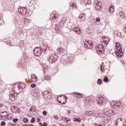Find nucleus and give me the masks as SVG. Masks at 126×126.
Returning a JSON list of instances; mask_svg holds the SVG:
<instances>
[{"instance_id": "f257e3e1", "label": "nucleus", "mask_w": 126, "mask_h": 126, "mask_svg": "<svg viewBox=\"0 0 126 126\" xmlns=\"http://www.w3.org/2000/svg\"><path fill=\"white\" fill-rule=\"evenodd\" d=\"M108 45V41L105 40H103L101 44H98L95 46V50L98 53L100 54L104 53L105 52L104 48Z\"/></svg>"}, {"instance_id": "f03ea898", "label": "nucleus", "mask_w": 126, "mask_h": 126, "mask_svg": "<svg viewBox=\"0 0 126 126\" xmlns=\"http://www.w3.org/2000/svg\"><path fill=\"white\" fill-rule=\"evenodd\" d=\"M15 86H16V84H14L13 86L12 90L9 92V99L12 101H15L17 98V93L14 89H15Z\"/></svg>"}, {"instance_id": "7ed1b4c3", "label": "nucleus", "mask_w": 126, "mask_h": 126, "mask_svg": "<svg viewBox=\"0 0 126 126\" xmlns=\"http://www.w3.org/2000/svg\"><path fill=\"white\" fill-rule=\"evenodd\" d=\"M116 49L117 50V51H115L116 56L120 58L124 56V52H123V50L122 49V45L120 43L116 42Z\"/></svg>"}, {"instance_id": "20e7f679", "label": "nucleus", "mask_w": 126, "mask_h": 126, "mask_svg": "<svg viewBox=\"0 0 126 126\" xmlns=\"http://www.w3.org/2000/svg\"><path fill=\"white\" fill-rule=\"evenodd\" d=\"M106 99L103 96H99L96 100V103L99 106H108V104H106Z\"/></svg>"}, {"instance_id": "39448f33", "label": "nucleus", "mask_w": 126, "mask_h": 126, "mask_svg": "<svg viewBox=\"0 0 126 126\" xmlns=\"http://www.w3.org/2000/svg\"><path fill=\"white\" fill-rule=\"evenodd\" d=\"M33 53L36 57H41L42 53H43V49L41 48L40 47H35Z\"/></svg>"}, {"instance_id": "423d86ee", "label": "nucleus", "mask_w": 126, "mask_h": 126, "mask_svg": "<svg viewBox=\"0 0 126 126\" xmlns=\"http://www.w3.org/2000/svg\"><path fill=\"white\" fill-rule=\"evenodd\" d=\"M94 5L96 10L100 11L102 9V2L101 1H95L94 2Z\"/></svg>"}, {"instance_id": "0eeeda50", "label": "nucleus", "mask_w": 126, "mask_h": 126, "mask_svg": "<svg viewBox=\"0 0 126 126\" xmlns=\"http://www.w3.org/2000/svg\"><path fill=\"white\" fill-rule=\"evenodd\" d=\"M84 45L86 49H91L93 48V46L94 44H93V42H92V41L89 40V41H85L84 42Z\"/></svg>"}, {"instance_id": "6e6552de", "label": "nucleus", "mask_w": 126, "mask_h": 126, "mask_svg": "<svg viewBox=\"0 0 126 126\" xmlns=\"http://www.w3.org/2000/svg\"><path fill=\"white\" fill-rule=\"evenodd\" d=\"M18 12L23 15L27 14V8L26 7L20 6L18 9Z\"/></svg>"}, {"instance_id": "1a4fd4ad", "label": "nucleus", "mask_w": 126, "mask_h": 126, "mask_svg": "<svg viewBox=\"0 0 126 126\" xmlns=\"http://www.w3.org/2000/svg\"><path fill=\"white\" fill-rule=\"evenodd\" d=\"M61 17V16H60L58 14H56V12H54V13H52L50 15V20H58Z\"/></svg>"}, {"instance_id": "9d476101", "label": "nucleus", "mask_w": 126, "mask_h": 126, "mask_svg": "<svg viewBox=\"0 0 126 126\" xmlns=\"http://www.w3.org/2000/svg\"><path fill=\"white\" fill-rule=\"evenodd\" d=\"M21 35H23V32L18 30H16L13 32V35L15 38H18V37H20Z\"/></svg>"}, {"instance_id": "9b49d317", "label": "nucleus", "mask_w": 126, "mask_h": 126, "mask_svg": "<svg viewBox=\"0 0 126 126\" xmlns=\"http://www.w3.org/2000/svg\"><path fill=\"white\" fill-rule=\"evenodd\" d=\"M44 98H47V99H51L52 98V93L49 91H44L42 94Z\"/></svg>"}, {"instance_id": "f8f14e48", "label": "nucleus", "mask_w": 126, "mask_h": 126, "mask_svg": "<svg viewBox=\"0 0 126 126\" xmlns=\"http://www.w3.org/2000/svg\"><path fill=\"white\" fill-rule=\"evenodd\" d=\"M58 59L59 57L55 58L54 56H50L48 59V62L50 63V64H52V63H56V62L58 61Z\"/></svg>"}, {"instance_id": "ddd939ff", "label": "nucleus", "mask_w": 126, "mask_h": 126, "mask_svg": "<svg viewBox=\"0 0 126 126\" xmlns=\"http://www.w3.org/2000/svg\"><path fill=\"white\" fill-rule=\"evenodd\" d=\"M73 59H74V58L73 57V55L71 54L69 55V56H68V57L67 58V63H73Z\"/></svg>"}, {"instance_id": "4468645a", "label": "nucleus", "mask_w": 126, "mask_h": 126, "mask_svg": "<svg viewBox=\"0 0 126 126\" xmlns=\"http://www.w3.org/2000/svg\"><path fill=\"white\" fill-rule=\"evenodd\" d=\"M65 22H66V18H65V17L62 18V20L59 23V26H60V27H63Z\"/></svg>"}, {"instance_id": "2eb2a0df", "label": "nucleus", "mask_w": 126, "mask_h": 126, "mask_svg": "<svg viewBox=\"0 0 126 126\" xmlns=\"http://www.w3.org/2000/svg\"><path fill=\"white\" fill-rule=\"evenodd\" d=\"M119 15L121 17V18H123V19H126V11L121 10L120 12H119Z\"/></svg>"}, {"instance_id": "dca6fc26", "label": "nucleus", "mask_w": 126, "mask_h": 126, "mask_svg": "<svg viewBox=\"0 0 126 126\" xmlns=\"http://www.w3.org/2000/svg\"><path fill=\"white\" fill-rule=\"evenodd\" d=\"M11 110L13 113H19V108L14 106L11 107Z\"/></svg>"}, {"instance_id": "f3484780", "label": "nucleus", "mask_w": 126, "mask_h": 126, "mask_svg": "<svg viewBox=\"0 0 126 126\" xmlns=\"http://www.w3.org/2000/svg\"><path fill=\"white\" fill-rule=\"evenodd\" d=\"M17 25H19V26H20L21 28H22V27H23V26L25 25L24 24V22L22 21V18L20 19V20L18 21Z\"/></svg>"}, {"instance_id": "a211bd4d", "label": "nucleus", "mask_w": 126, "mask_h": 126, "mask_svg": "<svg viewBox=\"0 0 126 126\" xmlns=\"http://www.w3.org/2000/svg\"><path fill=\"white\" fill-rule=\"evenodd\" d=\"M94 99H95V98H91L89 100H86V104L88 103V106L91 105V104H92V102H94Z\"/></svg>"}, {"instance_id": "6ab92c4d", "label": "nucleus", "mask_w": 126, "mask_h": 126, "mask_svg": "<svg viewBox=\"0 0 126 126\" xmlns=\"http://www.w3.org/2000/svg\"><path fill=\"white\" fill-rule=\"evenodd\" d=\"M57 52L58 54H60L61 55L64 52V49H63V47H60L57 49Z\"/></svg>"}, {"instance_id": "aec40b11", "label": "nucleus", "mask_w": 126, "mask_h": 126, "mask_svg": "<svg viewBox=\"0 0 126 126\" xmlns=\"http://www.w3.org/2000/svg\"><path fill=\"white\" fill-rule=\"evenodd\" d=\"M22 21L24 22V24H27V23H30L31 22V20H30L27 18H22Z\"/></svg>"}, {"instance_id": "412c9836", "label": "nucleus", "mask_w": 126, "mask_h": 126, "mask_svg": "<svg viewBox=\"0 0 126 126\" xmlns=\"http://www.w3.org/2000/svg\"><path fill=\"white\" fill-rule=\"evenodd\" d=\"M74 31L77 34H81V30L78 27L75 28L74 29Z\"/></svg>"}, {"instance_id": "4be33fe9", "label": "nucleus", "mask_w": 126, "mask_h": 126, "mask_svg": "<svg viewBox=\"0 0 126 126\" xmlns=\"http://www.w3.org/2000/svg\"><path fill=\"white\" fill-rule=\"evenodd\" d=\"M105 114L106 116H108V117H111V116H112V110L106 111Z\"/></svg>"}, {"instance_id": "5701e85b", "label": "nucleus", "mask_w": 126, "mask_h": 126, "mask_svg": "<svg viewBox=\"0 0 126 126\" xmlns=\"http://www.w3.org/2000/svg\"><path fill=\"white\" fill-rule=\"evenodd\" d=\"M83 1L85 2V4H92V3L91 0H83Z\"/></svg>"}, {"instance_id": "b1692460", "label": "nucleus", "mask_w": 126, "mask_h": 126, "mask_svg": "<svg viewBox=\"0 0 126 126\" xmlns=\"http://www.w3.org/2000/svg\"><path fill=\"white\" fill-rule=\"evenodd\" d=\"M100 70L102 72H104V71H105V69L104 68V63H102L100 64Z\"/></svg>"}, {"instance_id": "393cba45", "label": "nucleus", "mask_w": 126, "mask_h": 126, "mask_svg": "<svg viewBox=\"0 0 126 126\" xmlns=\"http://www.w3.org/2000/svg\"><path fill=\"white\" fill-rule=\"evenodd\" d=\"M73 122H78V123H81V119L78 118H74L73 119Z\"/></svg>"}, {"instance_id": "a878e982", "label": "nucleus", "mask_w": 126, "mask_h": 126, "mask_svg": "<svg viewBox=\"0 0 126 126\" xmlns=\"http://www.w3.org/2000/svg\"><path fill=\"white\" fill-rule=\"evenodd\" d=\"M120 122H122V119L120 118V119H118L117 120V122H116V126H120Z\"/></svg>"}, {"instance_id": "bb28decb", "label": "nucleus", "mask_w": 126, "mask_h": 126, "mask_svg": "<svg viewBox=\"0 0 126 126\" xmlns=\"http://www.w3.org/2000/svg\"><path fill=\"white\" fill-rule=\"evenodd\" d=\"M35 111H36V108H35V107L32 106L31 107L30 109V112H32V113H33V112H35Z\"/></svg>"}, {"instance_id": "cd10ccee", "label": "nucleus", "mask_w": 126, "mask_h": 126, "mask_svg": "<svg viewBox=\"0 0 126 126\" xmlns=\"http://www.w3.org/2000/svg\"><path fill=\"white\" fill-rule=\"evenodd\" d=\"M109 9L110 12H113V11H114L115 10V7L112 5L111 7H109Z\"/></svg>"}, {"instance_id": "c85d7f7f", "label": "nucleus", "mask_w": 126, "mask_h": 126, "mask_svg": "<svg viewBox=\"0 0 126 126\" xmlns=\"http://www.w3.org/2000/svg\"><path fill=\"white\" fill-rule=\"evenodd\" d=\"M9 116H10V114L3 115L2 117H4L8 120H10V116L9 117Z\"/></svg>"}, {"instance_id": "c756f323", "label": "nucleus", "mask_w": 126, "mask_h": 126, "mask_svg": "<svg viewBox=\"0 0 126 126\" xmlns=\"http://www.w3.org/2000/svg\"><path fill=\"white\" fill-rule=\"evenodd\" d=\"M4 42L7 44V45H11L10 40L9 39H5Z\"/></svg>"}, {"instance_id": "7c9ffc66", "label": "nucleus", "mask_w": 126, "mask_h": 126, "mask_svg": "<svg viewBox=\"0 0 126 126\" xmlns=\"http://www.w3.org/2000/svg\"><path fill=\"white\" fill-rule=\"evenodd\" d=\"M37 78H38V77H37V76L35 74L31 75V79H36Z\"/></svg>"}, {"instance_id": "2f4dec72", "label": "nucleus", "mask_w": 126, "mask_h": 126, "mask_svg": "<svg viewBox=\"0 0 126 126\" xmlns=\"http://www.w3.org/2000/svg\"><path fill=\"white\" fill-rule=\"evenodd\" d=\"M20 86L21 89H24V88H25V84L21 83L20 84Z\"/></svg>"}, {"instance_id": "473e14b6", "label": "nucleus", "mask_w": 126, "mask_h": 126, "mask_svg": "<svg viewBox=\"0 0 126 126\" xmlns=\"http://www.w3.org/2000/svg\"><path fill=\"white\" fill-rule=\"evenodd\" d=\"M70 6H72L73 8H75V7H76V5L74 3H70Z\"/></svg>"}, {"instance_id": "72a5a7b5", "label": "nucleus", "mask_w": 126, "mask_h": 126, "mask_svg": "<svg viewBox=\"0 0 126 126\" xmlns=\"http://www.w3.org/2000/svg\"><path fill=\"white\" fill-rule=\"evenodd\" d=\"M97 83L98 84V85H101V84H102V79H98Z\"/></svg>"}, {"instance_id": "f704fd0d", "label": "nucleus", "mask_w": 126, "mask_h": 126, "mask_svg": "<svg viewBox=\"0 0 126 126\" xmlns=\"http://www.w3.org/2000/svg\"><path fill=\"white\" fill-rule=\"evenodd\" d=\"M56 33L58 34H61V33H62V31L60 29H56Z\"/></svg>"}, {"instance_id": "c9c22d12", "label": "nucleus", "mask_w": 126, "mask_h": 126, "mask_svg": "<svg viewBox=\"0 0 126 126\" xmlns=\"http://www.w3.org/2000/svg\"><path fill=\"white\" fill-rule=\"evenodd\" d=\"M23 122H24V123H25V124H27V122H28V119L24 118Z\"/></svg>"}, {"instance_id": "e433bc0d", "label": "nucleus", "mask_w": 126, "mask_h": 126, "mask_svg": "<svg viewBox=\"0 0 126 126\" xmlns=\"http://www.w3.org/2000/svg\"><path fill=\"white\" fill-rule=\"evenodd\" d=\"M64 121L66 122V123H68V122H69L70 121V119L68 118H65L64 119Z\"/></svg>"}, {"instance_id": "4c0bfd02", "label": "nucleus", "mask_w": 126, "mask_h": 126, "mask_svg": "<svg viewBox=\"0 0 126 126\" xmlns=\"http://www.w3.org/2000/svg\"><path fill=\"white\" fill-rule=\"evenodd\" d=\"M121 105L122 104H121L120 102H117L115 103V106H117V107H121Z\"/></svg>"}, {"instance_id": "58836bf2", "label": "nucleus", "mask_w": 126, "mask_h": 126, "mask_svg": "<svg viewBox=\"0 0 126 126\" xmlns=\"http://www.w3.org/2000/svg\"><path fill=\"white\" fill-rule=\"evenodd\" d=\"M13 123H16L17 122H18V119H17V118L14 119L13 120Z\"/></svg>"}, {"instance_id": "ea45409f", "label": "nucleus", "mask_w": 126, "mask_h": 126, "mask_svg": "<svg viewBox=\"0 0 126 126\" xmlns=\"http://www.w3.org/2000/svg\"><path fill=\"white\" fill-rule=\"evenodd\" d=\"M0 125L1 126H5V122L4 121L1 122Z\"/></svg>"}, {"instance_id": "a19ab883", "label": "nucleus", "mask_w": 126, "mask_h": 126, "mask_svg": "<svg viewBox=\"0 0 126 126\" xmlns=\"http://www.w3.org/2000/svg\"><path fill=\"white\" fill-rule=\"evenodd\" d=\"M116 115V111L114 110H112V112H111V115Z\"/></svg>"}, {"instance_id": "79ce46f5", "label": "nucleus", "mask_w": 126, "mask_h": 126, "mask_svg": "<svg viewBox=\"0 0 126 126\" xmlns=\"http://www.w3.org/2000/svg\"><path fill=\"white\" fill-rule=\"evenodd\" d=\"M31 86L32 88H34V87H36V84H32L31 85Z\"/></svg>"}, {"instance_id": "37998d69", "label": "nucleus", "mask_w": 126, "mask_h": 126, "mask_svg": "<svg viewBox=\"0 0 126 126\" xmlns=\"http://www.w3.org/2000/svg\"><path fill=\"white\" fill-rule=\"evenodd\" d=\"M31 123H35V118L33 117L32 118V120L31 121Z\"/></svg>"}, {"instance_id": "c03bdc74", "label": "nucleus", "mask_w": 126, "mask_h": 126, "mask_svg": "<svg viewBox=\"0 0 126 126\" xmlns=\"http://www.w3.org/2000/svg\"><path fill=\"white\" fill-rule=\"evenodd\" d=\"M77 94H78L79 98H82L83 97V95H82V94H81L80 93H77Z\"/></svg>"}, {"instance_id": "a18cd8bd", "label": "nucleus", "mask_w": 126, "mask_h": 126, "mask_svg": "<svg viewBox=\"0 0 126 126\" xmlns=\"http://www.w3.org/2000/svg\"><path fill=\"white\" fill-rule=\"evenodd\" d=\"M43 116H47V112L46 111H43Z\"/></svg>"}, {"instance_id": "49530a36", "label": "nucleus", "mask_w": 126, "mask_h": 126, "mask_svg": "<svg viewBox=\"0 0 126 126\" xmlns=\"http://www.w3.org/2000/svg\"><path fill=\"white\" fill-rule=\"evenodd\" d=\"M100 18L99 17L96 18V22H100Z\"/></svg>"}, {"instance_id": "de8ad7c7", "label": "nucleus", "mask_w": 126, "mask_h": 126, "mask_svg": "<svg viewBox=\"0 0 126 126\" xmlns=\"http://www.w3.org/2000/svg\"><path fill=\"white\" fill-rule=\"evenodd\" d=\"M45 78L46 79H51V78H50V75L45 76Z\"/></svg>"}, {"instance_id": "09e8293b", "label": "nucleus", "mask_w": 126, "mask_h": 126, "mask_svg": "<svg viewBox=\"0 0 126 126\" xmlns=\"http://www.w3.org/2000/svg\"><path fill=\"white\" fill-rule=\"evenodd\" d=\"M94 125L95 126H102V124H96V123H94Z\"/></svg>"}, {"instance_id": "8fccbe9b", "label": "nucleus", "mask_w": 126, "mask_h": 126, "mask_svg": "<svg viewBox=\"0 0 126 126\" xmlns=\"http://www.w3.org/2000/svg\"><path fill=\"white\" fill-rule=\"evenodd\" d=\"M108 107L107 108V109H111V103H108Z\"/></svg>"}, {"instance_id": "3c124183", "label": "nucleus", "mask_w": 126, "mask_h": 126, "mask_svg": "<svg viewBox=\"0 0 126 126\" xmlns=\"http://www.w3.org/2000/svg\"><path fill=\"white\" fill-rule=\"evenodd\" d=\"M54 119H55V120H58L59 119V117L57 115L54 116Z\"/></svg>"}, {"instance_id": "603ef678", "label": "nucleus", "mask_w": 126, "mask_h": 126, "mask_svg": "<svg viewBox=\"0 0 126 126\" xmlns=\"http://www.w3.org/2000/svg\"><path fill=\"white\" fill-rule=\"evenodd\" d=\"M103 81L104 82H108V81H109V79H103Z\"/></svg>"}, {"instance_id": "864d4df0", "label": "nucleus", "mask_w": 126, "mask_h": 126, "mask_svg": "<svg viewBox=\"0 0 126 126\" xmlns=\"http://www.w3.org/2000/svg\"><path fill=\"white\" fill-rule=\"evenodd\" d=\"M37 123H39V122H41V119H40V118H38L37 119Z\"/></svg>"}, {"instance_id": "5fc2aeb1", "label": "nucleus", "mask_w": 126, "mask_h": 126, "mask_svg": "<svg viewBox=\"0 0 126 126\" xmlns=\"http://www.w3.org/2000/svg\"><path fill=\"white\" fill-rule=\"evenodd\" d=\"M43 126H48V124L46 123H44L43 125Z\"/></svg>"}, {"instance_id": "6e6d98bb", "label": "nucleus", "mask_w": 126, "mask_h": 126, "mask_svg": "<svg viewBox=\"0 0 126 126\" xmlns=\"http://www.w3.org/2000/svg\"><path fill=\"white\" fill-rule=\"evenodd\" d=\"M32 81H33V82H37V81H38V79H37V80H32Z\"/></svg>"}, {"instance_id": "4d7b16f0", "label": "nucleus", "mask_w": 126, "mask_h": 126, "mask_svg": "<svg viewBox=\"0 0 126 126\" xmlns=\"http://www.w3.org/2000/svg\"><path fill=\"white\" fill-rule=\"evenodd\" d=\"M103 79H108V76H105L104 77V78H103Z\"/></svg>"}, {"instance_id": "13d9d810", "label": "nucleus", "mask_w": 126, "mask_h": 126, "mask_svg": "<svg viewBox=\"0 0 126 126\" xmlns=\"http://www.w3.org/2000/svg\"><path fill=\"white\" fill-rule=\"evenodd\" d=\"M68 113L70 114L71 113V111L70 110L67 111Z\"/></svg>"}, {"instance_id": "bf43d9fd", "label": "nucleus", "mask_w": 126, "mask_h": 126, "mask_svg": "<svg viewBox=\"0 0 126 126\" xmlns=\"http://www.w3.org/2000/svg\"><path fill=\"white\" fill-rule=\"evenodd\" d=\"M124 121L125 122V123L123 124V125H124L125 126H126V120H124Z\"/></svg>"}, {"instance_id": "052dcab7", "label": "nucleus", "mask_w": 126, "mask_h": 126, "mask_svg": "<svg viewBox=\"0 0 126 126\" xmlns=\"http://www.w3.org/2000/svg\"><path fill=\"white\" fill-rule=\"evenodd\" d=\"M2 114H6V112H3Z\"/></svg>"}, {"instance_id": "680f3d73", "label": "nucleus", "mask_w": 126, "mask_h": 126, "mask_svg": "<svg viewBox=\"0 0 126 126\" xmlns=\"http://www.w3.org/2000/svg\"><path fill=\"white\" fill-rule=\"evenodd\" d=\"M62 104V105H64V104H65V102H63Z\"/></svg>"}, {"instance_id": "e2e57ef3", "label": "nucleus", "mask_w": 126, "mask_h": 126, "mask_svg": "<svg viewBox=\"0 0 126 126\" xmlns=\"http://www.w3.org/2000/svg\"><path fill=\"white\" fill-rule=\"evenodd\" d=\"M23 126H27V124L24 125Z\"/></svg>"}, {"instance_id": "0e129e2a", "label": "nucleus", "mask_w": 126, "mask_h": 126, "mask_svg": "<svg viewBox=\"0 0 126 126\" xmlns=\"http://www.w3.org/2000/svg\"><path fill=\"white\" fill-rule=\"evenodd\" d=\"M39 124L40 125V126H42V123H41V122L39 123Z\"/></svg>"}, {"instance_id": "69168bd1", "label": "nucleus", "mask_w": 126, "mask_h": 126, "mask_svg": "<svg viewBox=\"0 0 126 126\" xmlns=\"http://www.w3.org/2000/svg\"><path fill=\"white\" fill-rule=\"evenodd\" d=\"M28 126H33V125H29Z\"/></svg>"}, {"instance_id": "338daca9", "label": "nucleus", "mask_w": 126, "mask_h": 126, "mask_svg": "<svg viewBox=\"0 0 126 126\" xmlns=\"http://www.w3.org/2000/svg\"><path fill=\"white\" fill-rule=\"evenodd\" d=\"M59 102L62 103V101H59Z\"/></svg>"}, {"instance_id": "774afa93", "label": "nucleus", "mask_w": 126, "mask_h": 126, "mask_svg": "<svg viewBox=\"0 0 126 126\" xmlns=\"http://www.w3.org/2000/svg\"><path fill=\"white\" fill-rule=\"evenodd\" d=\"M66 100H67V98H66V96L65 97Z\"/></svg>"}]
</instances>
